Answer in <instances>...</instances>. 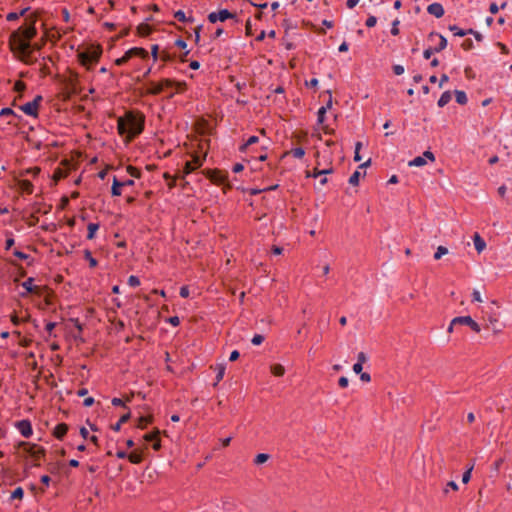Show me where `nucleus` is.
Segmentation results:
<instances>
[{
    "instance_id": "58836bf2",
    "label": "nucleus",
    "mask_w": 512,
    "mask_h": 512,
    "mask_svg": "<svg viewBox=\"0 0 512 512\" xmlns=\"http://www.w3.org/2000/svg\"><path fill=\"white\" fill-rule=\"evenodd\" d=\"M361 147H362V143L361 142H357L355 144L354 160L356 162L361 161V156H360V149H361Z\"/></svg>"
},
{
    "instance_id": "6e6d98bb",
    "label": "nucleus",
    "mask_w": 512,
    "mask_h": 512,
    "mask_svg": "<svg viewBox=\"0 0 512 512\" xmlns=\"http://www.w3.org/2000/svg\"><path fill=\"white\" fill-rule=\"evenodd\" d=\"M362 369H363V364H361V363H357V362H356V363L353 365V371H354V373H356V374H361Z\"/></svg>"
},
{
    "instance_id": "7c9ffc66",
    "label": "nucleus",
    "mask_w": 512,
    "mask_h": 512,
    "mask_svg": "<svg viewBox=\"0 0 512 512\" xmlns=\"http://www.w3.org/2000/svg\"><path fill=\"white\" fill-rule=\"evenodd\" d=\"M20 187L22 188V190H24V191H26L28 193H32V191H33V185L28 180H22L20 182Z\"/></svg>"
},
{
    "instance_id": "4c0bfd02",
    "label": "nucleus",
    "mask_w": 512,
    "mask_h": 512,
    "mask_svg": "<svg viewBox=\"0 0 512 512\" xmlns=\"http://www.w3.org/2000/svg\"><path fill=\"white\" fill-rule=\"evenodd\" d=\"M292 155L295 158H302L305 155V150L301 147H297L291 150Z\"/></svg>"
},
{
    "instance_id": "6ab92c4d",
    "label": "nucleus",
    "mask_w": 512,
    "mask_h": 512,
    "mask_svg": "<svg viewBox=\"0 0 512 512\" xmlns=\"http://www.w3.org/2000/svg\"><path fill=\"white\" fill-rule=\"evenodd\" d=\"M449 29H450V31L453 32V34L455 36H458V37H463V36L467 35L468 33H473V30H471V29L468 31H465L456 25L450 26Z\"/></svg>"
},
{
    "instance_id": "9b49d317",
    "label": "nucleus",
    "mask_w": 512,
    "mask_h": 512,
    "mask_svg": "<svg viewBox=\"0 0 512 512\" xmlns=\"http://www.w3.org/2000/svg\"><path fill=\"white\" fill-rule=\"evenodd\" d=\"M17 427H18V430L20 431L21 435L24 436L25 438L30 437L33 433V430H32V427H31V424L29 421L22 420L18 423Z\"/></svg>"
},
{
    "instance_id": "cd10ccee",
    "label": "nucleus",
    "mask_w": 512,
    "mask_h": 512,
    "mask_svg": "<svg viewBox=\"0 0 512 512\" xmlns=\"http://www.w3.org/2000/svg\"><path fill=\"white\" fill-rule=\"evenodd\" d=\"M174 17L180 22L193 21L192 18H187L184 11L178 10L174 13Z\"/></svg>"
},
{
    "instance_id": "a19ab883",
    "label": "nucleus",
    "mask_w": 512,
    "mask_h": 512,
    "mask_svg": "<svg viewBox=\"0 0 512 512\" xmlns=\"http://www.w3.org/2000/svg\"><path fill=\"white\" fill-rule=\"evenodd\" d=\"M128 284L132 287H137L140 285V280L138 277L134 276V275H131L129 278H128Z\"/></svg>"
},
{
    "instance_id": "72a5a7b5",
    "label": "nucleus",
    "mask_w": 512,
    "mask_h": 512,
    "mask_svg": "<svg viewBox=\"0 0 512 512\" xmlns=\"http://www.w3.org/2000/svg\"><path fill=\"white\" fill-rule=\"evenodd\" d=\"M326 111H327L326 107H321L318 110V113H317V122H318V124H323V122L325 120Z\"/></svg>"
},
{
    "instance_id": "f8f14e48",
    "label": "nucleus",
    "mask_w": 512,
    "mask_h": 512,
    "mask_svg": "<svg viewBox=\"0 0 512 512\" xmlns=\"http://www.w3.org/2000/svg\"><path fill=\"white\" fill-rule=\"evenodd\" d=\"M427 11L429 14L435 16L436 18H440L444 15V8L440 3H432L427 7Z\"/></svg>"
},
{
    "instance_id": "f257e3e1",
    "label": "nucleus",
    "mask_w": 512,
    "mask_h": 512,
    "mask_svg": "<svg viewBox=\"0 0 512 512\" xmlns=\"http://www.w3.org/2000/svg\"><path fill=\"white\" fill-rule=\"evenodd\" d=\"M36 33L35 20H31L29 23L13 31L9 38L11 51L19 60L27 64H31L36 60L33 52L41 49V44L31 43Z\"/></svg>"
},
{
    "instance_id": "423d86ee",
    "label": "nucleus",
    "mask_w": 512,
    "mask_h": 512,
    "mask_svg": "<svg viewBox=\"0 0 512 512\" xmlns=\"http://www.w3.org/2000/svg\"><path fill=\"white\" fill-rule=\"evenodd\" d=\"M452 324H461L469 326L473 331L479 333L481 328L470 316H459L452 319Z\"/></svg>"
},
{
    "instance_id": "e433bc0d",
    "label": "nucleus",
    "mask_w": 512,
    "mask_h": 512,
    "mask_svg": "<svg viewBox=\"0 0 512 512\" xmlns=\"http://www.w3.org/2000/svg\"><path fill=\"white\" fill-rule=\"evenodd\" d=\"M24 495V491L21 487H17L12 493L10 498L11 499H21Z\"/></svg>"
},
{
    "instance_id": "473e14b6",
    "label": "nucleus",
    "mask_w": 512,
    "mask_h": 512,
    "mask_svg": "<svg viewBox=\"0 0 512 512\" xmlns=\"http://www.w3.org/2000/svg\"><path fill=\"white\" fill-rule=\"evenodd\" d=\"M269 459V455L266 453H260L255 457V464H263Z\"/></svg>"
},
{
    "instance_id": "bb28decb",
    "label": "nucleus",
    "mask_w": 512,
    "mask_h": 512,
    "mask_svg": "<svg viewBox=\"0 0 512 512\" xmlns=\"http://www.w3.org/2000/svg\"><path fill=\"white\" fill-rule=\"evenodd\" d=\"M84 257L89 262L90 267L97 266V260L92 256V253L89 250L84 251Z\"/></svg>"
},
{
    "instance_id": "39448f33",
    "label": "nucleus",
    "mask_w": 512,
    "mask_h": 512,
    "mask_svg": "<svg viewBox=\"0 0 512 512\" xmlns=\"http://www.w3.org/2000/svg\"><path fill=\"white\" fill-rule=\"evenodd\" d=\"M431 162L435 161V156L431 151H425L422 156H417L411 161L408 162V166L410 167H422L426 164V160Z\"/></svg>"
},
{
    "instance_id": "49530a36",
    "label": "nucleus",
    "mask_w": 512,
    "mask_h": 512,
    "mask_svg": "<svg viewBox=\"0 0 512 512\" xmlns=\"http://www.w3.org/2000/svg\"><path fill=\"white\" fill-rule=\"evenodd\" d=\"M222 508L224 510H230V499L228 497H222L221 498Z\"/></svg>"
},
{
    "instance_id": "393cba45",
    "label": "nucleus",
    "mask_w": 512,
    "mask_h": 512,
    "mask_svg": "<svg viewBox=\"0 0 512 512\" xmlns=\"http://www.w3.org/2000/svg\"><path fill=\"white\" fill-rule=\"evenodd\" d=\"M458 489H459L458 484L455 481H449L443 487V493L445 495H447L450 492V490L457 491Z\"/></svg>"
},
{
    "instance_id": "a878e982",
    "label": "nucleus",
    "mask_w": 512,
    "mask_h": 512,
    "mask_svg": "<svg viewBox=\"0 0 512 512\" xmlns=\"http://www.w3.org/2000/svg\"><path fill=\"white\" fill-rule=\"evenodd\" d=\"M34 279L28 278L22 283V287L26 290V293H30L34 291V285H33Z\"/></svg>"
},
{
    "instance_id": "09e8293b",
    "label": "nucleus",
    "mask_w": 512,
    "mask_h": 512,
    "mask_svg": "<svg viewBox=\"0 0 512 512\" xmlns=\"http://www.w3.org/2000/svg\"><path fill=\"white\" fill-rule=\"evenodd\" d=\"M393 71L396 75H402L404 73L405 69L402 65H394Z\"/></svg>"
},
{
    "instance_id": "338daca9",
    "label": "nucleus",
    "mask_w": 512,
    "mask_h": 512,
    "mask_svg": "<svg viewBox=\"0 0 512 512\" xmlns=\"http://www.w3.org/2000/svg\"><path fill=\"white\" fill-rule=\"evenodd\" d=\"M239 355H240L239 352L237 350H234V351L231 352L229 360L230 361H235V360H237L239 358Z\"/></svg>"
},
{
    "instance_id": "c9c22d12",
    "label": "nucleus",
    "mask_w": 512,
    "mask_h": 512,
    "mask_svg": "<svg viewBox=\"0 0 512 512\" xmlns=\"http://www.w3.org/2000/svg\"><path fill=\"white\" fill-rule=\"evenodd\" d=\"M473 465H471L462 475V482L464 484H467L470 479H471V473H472V470H473Z\"/></svg>"
},
{
    "instance_id": "ddd939ff",
    "label": "nucleus",
    "mask_w": 512,
    "mask_h": 512,
    "mask_svg": "<svg viewBox=\"0 0 512 512\" xmlns=\"http://www.w3.org/2000/svg\"><path fill=\"white\" fill-rule=\"evenodd\" d=\"M473 243L475 246V249L478 253H481L486 248V242L484 239L479 235V233H475L473 236Z\"/></svg>"
},
{
    "instance_id": "680f3d73",
    "label": "nucleus",
    "mask_w": 512,
    "mask_h": 512,
    "mask_svg": "<svg viewBox=\"0 0 512 512\" xmlns=\"http://www.w3.org/2000/svg\"><path fill=\"white\" fill-rule=\"evenodd\" d=\"M307 177H313V178H318L321 176V173H320V170H318L317 168L314 169L313 173H307L306 175Z\"/></svg>"
},
{
    "instance_id": "e2e57ef3",
    "label": "nucleus",
    "mask_w": 512,
    "mask_h": 512,
    "mask_svg": "<svg viewBox=\"0 0 512 512\" xmlns=\"http://www.w3.org/2000/svg\"><path fill=\"white\" fill-rule=\"evenodd\" d=\"M168 321L173 326H178L179 323H180V320H179V318L177 316L170 317Z\"/></svg>"
},
{
    "instance_id": "a18cd8bd",
    "label": "nucleus",
    "mask_w": 512,
    "mask_h": 512,
    "mask_svg": "<svg viewBox=\"0 0 512 512\" xmlns=\"http://www.w3.org/2000/svg\"><path fill=\"white\" fill-rule=\"evenodd\" d=\"M377 23V18L375 16H369L366 20V26L371 28L374 27Z\"/></svg>"
},
{
    "instance_id": "20e7f679",
    "label": "nucleus",
    "mask_w": 512,
    "mask_h": 512,
    "mask_svg": "<svg viewBox=\"0 0 512 512\" xmlns=\"http://www.w3.org/2000/svg\"><path fill=\"white\" fill-rule=\"evenodd\" d=\"M231 18H234V14H232L227 9H222V10H219V11L211 12L208 15V20L211 23H216L218 21L224 22V21H226L228 19H231Z\"/></svg>"
},
{
    "instance_id": "bf43d9fd",
    "label": "nucleus",
    "mask_w": 512,
    "mask_h": 512,
    "mask_svg": "<svg viewBox=\"0 0 512 512\" xmlns=\"http://www.w3.org/2000/svg\"><path fill=\"white\" fill-rule=\"evenodd\" d=\"M243 169H244V166H243V164H241V163H236V164L233 166V168H232V170H233V172H234V173H239V172H241Z\"/></svg>"
},
{
    "instance_id": "412c9836",
    "label": "nucleus",
    "mask_w": 512,
    "mask_h": 512,
    "mask_svg": "<svg viewBox=\"0 0 512 512\" xmlns=\"http://www.w3.org/2000/svg\"><path fill=\"white\" fill-rule=\"evenodd\" d=\"M270 369H271V373L275 376L280 377V376H283L285 373V368L281 364H273Z\"/></svg>"
},
{
    "instance_id": "052dcab7",
    "label": "nucleus",
    "mask_w": 512,
    "mask_h": 512,
    "mask_svg": "<svg viewBox=\"0 0 512 512\" xmlns=\"http://www.w3.org/2000/svg\"><path fill=\"white\" fill-rule=\"evenodd\" d=\"M160 84H163V89L173 86V82L169 79H164L160 81Z\"/></svg>"
},
{
    "instance_id": "de8ad7c7",
    "label": "nucleus",
    "mask_w": 512,
    "mask_h": 512,
    "mask_svg": "<svg viewBox=\"0 0 512 512\" xmlns=\"http://www.w3.org/2000/svg\"><path fill=\"white\" fill-rule=\"evenodd\" d=\"M29 452L35 456V457H38L40 454L43 453V450L39 447H36V446H32L31 449L29 450Z\"/></svg>"
},
{
    "instance_id": "603ef678",
    "label": "nucleus",
    "mask_w": 512,
    "mask_h": 512,
    "mask_svg": "<svg viewBox=\"0 0 512 512\" xmlns=\"http://www.w3.org/2000/svg\"><path fill=\"white\" fill-rule=\"evenodd\" d=\"M111 402H112V405H114V406L125 407V401L120 398H113Z\"/></svg>"
},
{
    "instance_id": "4be33fe9",
    "label": "nucleus",
    "mask_w": 512,
    "mask_h": 512,
    "mask_svg": "<svg viewBox=\"0 0 512 512\" xmlns=\"http://www.w3.org/2000/svg\"><path fill=\"white\" fill-rule=\"evenodd\" d=\"M455 97H456V102L458 104L464 105L467 103L468 99H467V95L464 91L456 90Z\"/></svg>"
},
{
    "instance_id": "69168bd1",
    "label": "nucleus",
    "mask_w": 512,
    "mask_h": 512,
    "mask_svg": "<svg viewBox=\"0 0 512 512\" xmlns=\"http://www.w3.org/2000/svg\"><path fill=\"white\" fill-rule=\"evenodd\" d=\"M489 11L492 13V14H496L498 11H499V7L497 6L496 3H491L490 4V7H489Z\"/></svg>"
},
{
    "instance_id": "c85d7f7f",
    "label": "nucleus",
    "mask_w": 512,
    "mask_h": 512,
    "mask_svg": "<svg viewBox=\"0 0 512 512\" xmlns=\"http://www.w3.org/2000/svg\"><path fill=\"white\" fill-rule=\"evenodd\" d=\"M360 177H361V172L359 170H356L349 178V183L351 185H358L359 183V180H360Z\"/></svg>"
},
{
    "instance_id": "9d476101",
    "label": "nucleus",
    "mask_w": 512,
    "mask_h": 512,
    "mask_svg": "<svg viewBox=\"0 0 512 512\" xmlns=\"http://www.w3.org/2000/svg\"><path fill=\"white\" fill-rule=\"evenodd\" d=\"M100 53L97 50L92 52H82L79 54V59L82 65H87L90 62L97 61Z\"/></svg>"
},
{
    "instance_id": "37998d69",
    "label": "nucleus",
    "mask_w": 512,
    "mask_h": 512,
    "mask_svg": "<svg viewBox=\"0 0 512 512\" xmlns=\"http://www.w3.org/2000/svg\"><path fill=\"white\" fill-rule=\"evenodd\" d=\"M264 341V337L260 334H256L251 339L253 345H260Z\"/></svg>"
},
{
    "instance_id": "c03bdc74",
    "label": "nucleus",
    "mask_w": 512,
    "mask_h": 512,
    "mask_svg": "<svg viewBox=\"0 0 512 512\" xmlns=\"http://www.w3.org/2000/svg\"><path fill=\"white\" fill-rule=\"evenodd\" d=\"M257 142H258V137L257 136H250L241 149L244 150L247 146H250V145L255 144Z\"/></svg>"
},
{
    "instance_id": "dca6fc26",
    "label": "nucleus",
    "mask_w": 512,
    "mask_h": 512,
    "mask_svg": "<svg viewBox=\"0 0 512 512\" xmlns=\"http://www.w3.org/2000/svg\"><path fill=\"white\" fill-rule=\"evenodd\" d=\"M130 417H131V413H130V411H128L126 414H124L123 416H121V418L119 419V421H118L116 424H114V425L112 426V429H113L115 432L120 431V429H121V425H122V424H124V423H126V422L130 419Z\"/></svg>"
},
{
    "instance_id": "5fc2aeb1",
    "label": "nucleus",
    "mask_w": 512,
    "mask_h": 512,
    "mask_svg": "<svg viewBox=\"0 0 512 512\" xmlns=\"http://www.w3.org/2000/svg\"><path fill=\"white\" fill-rule=\"evenodd\" d=\"M338 383L340 387L345 388L348 386L349 381L347 377L342 376L339 378Z\"/></svg>"
},
{
    "instance_id": "3c124183",
    "label": "nucleus",
    "mask_w": 512,
    "mask_h": 512,
    "mask_svg": "<svg viewBox=\"0 0 512 512\" xmlns=\"http://www.w3.org/2000/svg\"><path fill=\"white\" fill-rule=\"evenodd\" d=\"M472 299L476 302H482L481 293L478 290H474L472 293Z\"/></svg>"
},
{
    "instance_id": "4d7b16f0",
    "label": "nucleus",
    "mask_w": 512,
    "mask_h": 512,
    "mask_svg": "<svg viewBox=\"0 0 512 512\" xmlns=\"http://www.w3.org/2000/svg\"><path fill=\"white\" fill-rule=\"evenodd\" d=\"M433 53H436L434 51V48H427V49L424 50L423 56H424L425 59H429Z\"/></svg>"
},
{
    "instance_id": "5701e85b",
    "label": "nucleus",
    "mask_w": 512,
    "mask_h": 512,
    "mask_svg": "<svg viewBox=\"0 0 512 512\" xmlns=\"http://www.w3.org/2000/svg\"><path fill=\"white\" fill-rule=\"evenodd\" d=\"M87 229H88L87 238L91 240V239L94 238L95 233L99 229V224H97V223H89Z\"/></svg>"
},
{
    "instance_id": "a211bd4d",
    "label": "nucleus",
    "mask_w": 512,
    "mask_h": 512,
    "mask_svg": "<svg viewBox=\"0 0 512 512\" xmlns=\"http://www.w3.org/2000/svg\"><path fill=\"white\" fill-rule=\"evenodd\" d=\"M216 371V382L214 385H217L224 377L225 374V365L224 364H217L215 367Z\"/></svg>"
},
{
    "instance_id": "0e129e2a",
    "label": "nucleus",
    "mask_w": 512,
    "mask_h": 512,
    "mask_svg": "<svg viewBox=\"0 0 512 512\" xmlns=\"http://www.w3.org/2000/svg\"><path fill=\"white\" fill-rule=\"evenodd\" d=\"M359 3V0H347L346 5L349 9L354 8Z\"/></svg>"
},
{
    "instance_id": "f03ea898",
    "label": "nucleus",
    "mask_w": 512,
    "mask_h": 512,
    "mask_svg": "<svg viewBox=\"0 0 512 512\" xmlns=\"http://www.w3.org/2000/svg\"><path fill=\"white\" fill-rule=\"evenodd\" d=\"M117 129L120 135L131 139L142 132L143 118L140 115L128 112L118 119Z\"/></svg>"
},
{
    "instance_id": "c756f323",
    "label": "nucleus",
    "mask_w": 512,
    "mask_h": 512,
    "mask_svg": "<svg viewBox=\"0 0 512 512\" xmlns=\"http://www.w3.org/2000/svg\"><path fill=\"white\" fill-rule=\"evenodd\" d=\"M448 253V249L444 246H439L434 254V259L439 260L442 256Z\"/></svg>"
},
{
    "instance_id": "ea45409f",
    "label": "nucleus",
    "mask_w": 512,
    "mask_h": 512,
    "mask_svg": "<svg viewBox=\"0 0 512 512\" xmlns=\"http://www.w3.org/2000/svg\"><path fill=\"white\" fill-rule=\"evenodd\" d=\"M209 177L215 182H220L223 180V176L220 175V173L217 171L209 172Z\"/></svg>"
},
{
    "instance_id": "aec40b11",
    "label": "nucleus",
    "mask_w": 512,
    "mask_h": 512,
    "mask_svg": "<svg viewBox=\"0 0 512 512\" xmlns=\"http://www.w3.org/2000/svg\"><path fill=\"white\" fill-rule=\"evenodd\" d=\"M164 89H163V84H160V82H152L150 84V87L148 89V92L150 94H159L160 92H162Z\"/></svg>"
},
{
    "instance_id": "6e6552de",
    "label": "nucleus",
    "mask_w": 512,
    "mask_h": 512,
    "mask_svg": "<svg viewBox=\"0 0 512 512\" xmlns=\"http://www.w3.org/2000/svg\"><path fill=\"white\" fill-rule=\"evenodd\" d=\"M202 164H203V158H201L199 156H195L192 161H187L185 163L181 177L184 178L185 176L190 174L192 171H194L198 167L202 166Z\"/></svg>"
},
{
    "instance_id": "7ed1b4c3",
    "label": "nucleus",
    "mask_w": 512,
    "mask_h": 512,
    "mask_svg": "<svg viewBox=\"0 0 512 512\" xmlns=\"http://www.w3.org/2000/svg\"><path fill=\"white\" fill-rule=\"evenodd\" d=\"M42 100L41 96H36L32 101L23 104L20 109L29 116H37L38 108Z\"/></svg>"
},
{
    "instance_id": "2eb2a0df",
    "label": "nucleus",
    "mask_w": 512,
    "mask_h": 512,
    "mask_svg": "<svg viewBox=\"0 0 512 512\" xmlns=\"http://www.w3.org/2000/svg\"><path fill=\"white\" fill-rule=\"evenodd\" d=\"M121 181H119L115 176L113 178V184L111 188V193L113 196H120L121 195V188H122Z\"/></svg>"
},
{
    "instance_id": "1a4fd4ad",
    "label": "nucleus",
    "mask_w": 512,
    "mask_h": 512,
    "mask_svg": "<svg viewBox=\"0 0 512 512\" xmlns=\"http://www.w3.org/2000/svg\"><path fill=\"white\" fill-rule=\"evenodd\" d=\"M429 39L431 41L438 40L437 45L434 47V51L437 53L445 49L447 46V39L438 33H430Z\"/></svg>"
},
{
    "instance_id": "f704fd0d",
    "label": "nucleus",
    "mask_w": 512,
    "mask_h": 512,
    "mask_svg": "<svg viewBox=\"0 0 512 512\" xmlns=\"http://www.w3.org/2000/svg\"><path fill=\"white\" fill-rule=\"evenodd\" d=\"M128 458H129L130 462H132L134 464H138V463H140L142 461L141 454L136 453V452H133V453L129 454Z\"/></svg>"
},
{
    "instance_id": "0eeeda50",
    "label": "nucleus",
    "mask_w": 512,
    "mask_h": 512,
    "mask_svg": "<svg viewBox=\"0 0 512 512\" xmlns=\"http://www.w3.org/2000/svg\"><path fill=\"white\" fill-rule=\"evenodd\" d=\"M132 56H140V57H146L147 56V52L142 49V48H132L130 50H128L124 56H122L121 58H118L115 62L117 65H123L124 63H126L128 61V59H130Z\"/></svg>"
},
{
    "instance_id": "4468645a",
    "label": "nucleus",
    "mask_w": 512,
    "mask_h": 512,
    "mask_svg": "<svg viewBox=\"0 0 512 512\" xmlns=\"http://www.w3.org/2000/svg\"><path fill=\"white\" fill-rule=\"evenodd\" d=\"M67 431L68 427L66 424H58L54 429V436L58 439H62Z\"/></svg>"
},
{
    "instance_id": "13d9d810",
    "label": "nucleus",
    "mask_w": 512,
    "mask_h": 512,
    "mask_svg": "<svg viewBox=\"0 0 512 512\" xmlns=\"http://www.w3.org/2000/svg\"><path fill=\"white\" fill-rule=\"evenodd\" d=\"M157 434H158V432H156V433H151V434H146V435L144 436V439H145L146 441H154V440H156V439H157Z\"/></svg>"
},
{
    "instance_id": "8fccbe9b",
    "label": "nucleus",
    "mask_w": 512,
    "mask_h": 512,
    "mask_svg": "<svg viewBox=\"0 0 512 512\" xmlns=\"http://www.w3.org/2000/svg\"><path fill=\"white\" fill-rule=\"evenodd\" d=\"M367 361V356L364 352H359L357 355V363L363 364Z\"/></svg>"
},
{
    "instance_id": "79ce46f5",
    "label": "nucleus",
    "mask_w": 512,
    "mask_h": 512,
    "mask_svg": "<svg viewBox=\"0 0 512 512\" xmlns=\"http://www.w3.org/2000/svg\"><path fill=\"white\" fill-rule=\"evenodd\" d=\"M399 20L396 19L392 22V27H391V34L396 36L399 34V28H398V25H399Z\"/></svg>"
},
{
    "instance_id": "774afa93",
    "label": "nucleus",
    "mask_w": 512,
    "mask_h": 512,
    "mask_svg": "<svg viewBox=\"0 0 512 512\" xmlns=\"http://www.w3.org/2000/svg\"><path fill=\"white\" fill-rule=\"evenodd\" d=\"M93 403H94V398H92V397H88V398H86V399L84 400V402H83L84 406H86V407H90V406H92V405H93Z\"/></svg>"
},
{
    "instance_id": "b1692460",
    "label": "nucleus",
    "mask_w": 512,
    "mask_h": 512,
    "mask_svg": "<svg viewBox=\"0 0 512 512\" xmlns=\"http://www.w3.org/2000/svg\"><path fill=\"white\" fill-rule=\"evenodd\" d=\"M28 11V8L22 9L19 13L17 12H10L7 14L6 19L8 21H14L17 20L20 16L25 15V13Z\"/></svg>"
},
{
    "instance_id": "864d4df0",
    "label": "nucleus",
    "mask_w": 512,
    "mask_h": 512,
    "mask_svg": "<svg viewBox=\"0 0 512 512\" xmlns=\"http://www.w3.org/2000/svg\"><path fill=\"white\" fill-rule=\"evenodd\" d=\"M180 296L183 298H187L189 296V288L187 286H182L180 288Z\"/></svg>"
},
{
    "instance_id": "f3484780",
    "label": "nucleus",
    "mask_w": 512,
    "mask_h": 512,
    "mask_svg": "<svg viewBox=\"0 0 512 512\" xmlns=\"http://www.w3.org/2000/svg\"><path fill=\"white\" fill-rule=\"evenodd\" d=\"M451 98H452L451 92L445 91L444 93H442V95L440 96V98L438 100V103H437L438 106L444 107L451 101Z\"/></svg>"
},
{
    "instance_id": "2f4dec72",
    "label": "nucleus",
    "mask_w": 512,
    "mask_h": 512,
    "mask_svg": "<svg viewBox=\"0 0 512 512\" xmlns=\"http://www.w3.org/2000/svg\"><path fill=\"white\" fill-rule=\"evenodd\" d=\"M151 417L150 416H141L139 419H138V423H137V426L139 428H144L148 423L151 422Z\"/></svg>"
}]
</instances>
